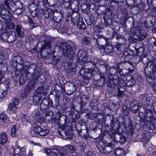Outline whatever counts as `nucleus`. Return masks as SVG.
Here are the masks:
<instances>
[{
  "mask_svg": "<svg viewBox=\"0 0 156 156\" xmlns=\"http://www.w3.org/2000/svg\"><path fill=\"white\" fill-rule=\"evenodd\" d=\"M21 3L20 2H17L16 3H13L11 5V8H10V12L12 14L16 15L19 16L22 14L23 11V9L21 7Z\"/></svg>",
  "mask_w": 156,
  "mask_h": 156,
  "instance_id": "0eeeda50",
  "label": "nucleus"
},
{
  "mask_svg": "<svg viewBox=\"0 0 156 156\" xmlns=\"http://www.w3.org/2000/svg\"><path fill=\"white\" fill-rule=\"evenodd\" d=\"M7 141V138L6 134L4 133H2L0 134V142L2 144H3L6 143Z\"/></svg>",
  "mask_w": 156,
  "mask_h": 156,
  "instance_id": "72a5a7b5",
  "label": "nucleus"
},
{
  "mask_svg": "<svg viewBox=\"0 0 156 156\" xmlns=\"http://www.w3.org/2000/svg\"><path fill=\"white\" fill-rule=\"evenodd\" d=\"M7 67L3 66L2 67H0V75L2 74L4 75V73L7 71Z\"/></svg>",
  "mask_w": 156,
  "mask_h": 156,
  "instance_id": "69168bd1",
  "label": "nucleus"
},
{
  "mask_svg": "<svg viewBox=\"0 0 156 156\" xmlns=\"http://www.w3.org/2000/svg\"><path fill=\"white\" fill-rule=\"evenodd\" d=\"M130 57V55H126L124 57L125 58V63H127L130 65H132V62L131 61V58L129 59V58Z\"/></svg>",
  "mask_w": 156,
  "mask_h": 156,
  "instance_id": "052dcab7",
  "label": "nucleus"
},
{
  "mask_svg": "<svg viewBox=\"0 0 156 156\" xmlns=\"http://www.w3.org/2000/svg\"><path fill=\"white\" fill-rule=\"evenodd\" d=\"M114 152L117 155L121 156L124 154L125 151L122 148H116L114 150Z\"/></svg>",
  "mask_w": 156,
  "mask_h": 156,
  "instance_id": "58836bf2",
  "label": "nucleus"
},
{
  "mask_svg": "<svg viewBox=\"0 0 156 156\" xmlns=\"http://www.w3.org/2000/svg\"><path fill=\"white\" fill-rule=\"evenodd\" d=\"M94 38H96V42L95 45L96 49H103L104 48V46L103 45H100L98 41H101V39H104L103 37H104L101 35H100L98 33H96L94 34Z\"/></svg>",
  "mask_w": 156,
  "mask_h": 156,
  "instance_id": "2eb2a0df",
  "label": "nucleus"
},
{
  "mask_svg": "<svg viewBox=\"0 0 156 156\" xmlns=\"http://www.w3.org/2000/svg\"><path fill=\"white\" fill-rule=\"evenodd\" d=\"M105 24L107 26H109L112 24V20L111 18H104Z\"/></svg>",
  "mask_w": 156,
  "mask_h": 156,
  "instance_id": "864d4df0",
  "label": "nucleus"
},
{
  "mask_svg": "<svg viewBox=\"0 0 156 156\" xmlns=\"http://www.w3.org/2000/svg\"><path fill=\"white\" fill-rule=\"evenodd\" d=\"M26 151L24 148H21L20 150V151L19 153V154H15L16 156H26Z\"/></svg>",
  "mask_w": 156,
  "mask_h": 156,
  "instance_id": "09e8293b",
  "label": "nucleus"
},
{
  "mask_svg": "<svg viewBox=\"0 0 156 156\" xmlns=\"http://www.w3.org/2000/svg\"><path fill=\"white\" fill-rule=\"evenodd\" d=\"M105 77L106 79L105 83L107 86L109 87L114 88L118 83V80L114 79L113 75L110 73L107 75Z\"/></svg>",
  "mask_w": 156,
  "mask_h": 156,
  "instance_id": "1a4fd4ad",
  "label": "nucleus"
},
{
  "mask_svg": "<svg viewBox=\"0 0 156 156\" xmlns=\"http://www.w3.org/2000/svg\"><path fill=\"white\" fill-rule=\"evenodd\" d=\"M146 80L147 82L149 83V84H153L155 82L154 80L151 78L150 76H147L146 77Z\"/></svg>",
  "mask_w": 156,
  "mask_h": 156,
  "instance_id": "5fc2aeb1",
  "label": "nucleus"
},
{
  "mask_svg": "<svg viewBox=\"0 0 156 156\" xmlns=\"http://www.w3.org/2000/svg\"><path fill=\"white\" fill-rule=\"evenodd\" d=\"M16 30L18 35L22 37L25 35V31L24 29L18 25H16Z\"/></svg>",
  "mask_w": 156,
  "mask_h": 156,
  "instance_id": "393cba45",
  "label": "nucleus"
},
{
  "mask_svg": "<svg viewBox=\"0 0 156 156\" xmlns=\"http://www.w3.org/2000/svg\"><path fill=\"white\" fill-rule=\"evenodd\" d=\"M86 52L83 50L80 49L77 53L76 60L78 62H85L88 57L86 55Z\"/></svg>",
  "mask_w": 156,
  "mask_h": 156,
  "instance_id": "f8f14e48",
  "label": "nucleus"
},
{
  "mask_svg": "<svg viewBox=\"0 0 156 156\" xmlns=\"http://www.w3.org/2000/svg\"><path fill=\"white\" fill-rule=\"evenodd\" d=\"M53 156H70L69 154L62 152L60 150L57 149L52 150Z\"/></svg>",
  "mask_w": 156,
  "mask_h": 156,
  "instance_id": "6ab92c4d",
  "label": "nucleus"
},
{
  "mask_svg": "<svg viewBox=\"0 0 156 156\" xmlns=\"http://www.w3.org/2000/svg\"><path fill=\"white\" fill-rule=\"evenodd\" d=\"M115 120H113L112 122V126L113 128L115 129H117L119 131H120V128H119V122L116 119H115Z\"/></svg>",
  "mask_w": 156,
  "mask_h": 156,
  "instance_id": "f704fd0d",
  "label": "nucleus"
},
{
  "mask_svg": "<svg viewBox=\"0 0 156 156\" xmlns=\"http://www.w3.org/2000/svg\"><path fill=\"white\" fill-rule=\"evenodd\" d=\"M148 67H149L152 71V73L155 77H156V59H154L152 61L149 62L148 64ZM148 68H145L144 71L145 73H147V70Z\"/></svg>",
  "mask_w": 156,
  "mask_h": 156,
  "instance_id": "4468645a",
  "label": "nucleus"
},
{
  "mask_svg": "<svg viewBox=\"0 0 156 156\" xmlns=\"http://www.w3.org/2000/svg\"><path fill=\"white\" fill-rule=\"evenodd\" d=\"M134 34L133 37L137 40L141 41L144 39L147 36L146 32L141 29V27L137 26L133 29Z\"/></svg>",
  "mask_w": 156,
  "mask_h": 156,
  "instance_id": "39448f33",
  "label": "nucleus"
},
{
  "mask_svg": "<svg viewBox=\"0 0 156 156\" xmlns=\"http://www.w3.org/2000/svg\"><path fill=\"white\" fill-rule=\"evenodd\" d=\"M4 3L6 7H2L0 14L2 19L7 20L12 15V13L10 12V8H11V5L7 1H5Z\"/></svg>",
  "mask_w": 156,
  "mask_h": 156,
  "instance_id": "423d86ee",
  "label": "nucleus"
},
{
  "mask_svg": "<svg viewBox=\"0 0 156 156\" xmlns=\"http://www.w3.org/2000/svg\"><path fill=\"white\" fill-rule=\"evenodd\" d=\"M70 8L72 11L77 12L79 9V7L77 5H76L73 3H71L70 5Z\"/></svg>",
  "mask_w": 156,
  "mask_h": 156,
  "instance_id": "49530a36",
  "label": "nucleus"
},
{
  "mask_svg": "<svg viewBox=\"0 0 156 156\" xmlns=\"http://www.w3.org/2000/svg\"><path fill=\"white\" fill-rule=\"evenodd\" d=\"M117 88L118 92V95L119 96H120L123 94L124 89L122 87H117Z\"/></svg>",
  "mask_w": 156,
  "mask_h": 156,
  "instance_id": "774afa93",
  "label": "nucleus"
},
{
  "mask_svg": "<svg viewBox=\"0 0 156 156\" xmlns=\"http://www.w3.org/2000/svg\"><path fill=\"white\" fill-rule=\"evenodd\" d=\"M99 76L100 79L96 81V82L95 85L96 87H99L105 84V76L102 75H100Z\"/></svg>",
  "mask_w": 156,
  "mask_h": 156,
  "instance_id": "b1692460",
  "label": "nucleus"
},
{
  "mask_svg": "<svg viewBox=\"0 0 156 156\" xmlns=\"http://www.w3.org/2000/svg\"><path fill=\"white\" fill-rule=\"evenodd\" d=\"M16 134V129L15 125H14L12 126L11 131V134L12 136H15Z\"/></svg>",
  "mask_w": 156,
  "mask_h": 156,
  "instance_id": "338daca9",
  "label": "nucleus"
},
{
  "mask_svg": "<svg viewBox=\"0 0 156 156\" xmlns=\"http://www.w3.org/2000/svg\"><path fill=\"white\" fill-rule=\"evenodd\" d=\"M48 102L44 99L42 101L40 105V108L41 109L43 110H46L48 109L49 107L48 105Z\"/></svg>",
  "mask_w": 156,
  "mask_h": 156,
  "instance_id": "7c9ffc66",
  "label": "nucleus"
},
{
  "mask_svg": "<svg viewBox=\"0 0 156 156\" xmlns=\"http://www.w3.org/2000/svg\"><path fill=\"white\" fill-rule=\"evenodd\" d=\"M77 26L78 28L82 30H84L86 28L85 24L82 20L78 22Z\"/></svg>",
  "mask_w": 156,
  "mask_h": 156,
  "instance_id": "c9c22d12",
  "label": "nucleus"
},
{
  "mask_svg": "<svg viewBox=\"0 0 156 156\" xmlns=\"http://www.w3.org/2000/svg\"><path fill=\"white\" fill-rule=\"evenodd\" d=\"M43 12L44 16L46 19L53 16V11L51 9L49 8L46 9L45 11H44Z\"/></svg>",
  "mask_w": 156,
  "mask_h": 156,
  "instance_id": "c756f323",
  "label": "nucleus"
},
{
  "mask_svg": "<svg viewBox=\"0 0 156 156\" xmlns=\"http://www.w3.org/2000/svg\"><path fill=\"white\" fill-rule=\"evenodd\" d=\"M108 66L105 65H102L100 67V70L101 71V73L103 74L106 73L108 69Z\"/></svg>",
  "mask_w": 156,
  "mask_h": 156,
  "instance_id": "603ef678",
  "label": "nucleus"
},
{
  "mask_svg": "<svg viewBox=\"0 0 156 156\" xmlns=\"http://www.w3.org/2000/svg\"><path fill=\"white\" fill-rule=\"evenodd\" d=\"M63 13L60 9H56L53 11V18L56 23H59L63 19Z\"/></svg>",
  "mask_w": 156,
  "mask_h": 156,
  "instance_id": "9b49d317",
  "label": "nucleus"
},
{
  "mask_svg": "<svg viewBox=\"0 0 156 156\" xmlns=\"http://www.w3.org/2000/svg\"><path fill=\"white\" fill-rule=\"evenodd\" d=\"M141 5L143 7V9L146 10L149 8V3L148 0H144L143 2L141 3Z\"/></svg>",
  "mask_w": 156,
  "mask_h": 156,
  "instance_id": "c03bdc74",
  "label": "nucleus"
},
{
  "mask_svg": "<svg viewBox=\"0 0 156 156\" xmlns=\"http://www.w3.org/2000/svg\"><path fill=\"white\" fill-rule=\"evenodd\" d=\"M28 22L30 25V29H33L34 27H37V25L33 22V19L27 16Z\"/></svg>",
  "mask_w": 156,
  "mask_h": 156,
  "instance_id": "a19ab883",
  "label": "nucleus"
},
{
  "mask_svg": "<svg viewBox=\"0 0 156 156\" xmlns=\"http://www.w3.org/2000/svg\"><path fill=\"white\" fill-rule=\"evenodd\" d=\"M49 131V130L47 129H41L40 133L39 134V135L44 136L48 134Z\"/></svg>",
  "mask_w": 156,
  "mask_h": 156,
  "instance_id": "8fccbe9b",
  "label": "nucleus"
},
{
  "mask_svg": "<svg viewBox=\"0 0 156 156\" xmlns=\"http://www.w3.org/2000/svg\"><path fill=\"white\" fill-rule=\"evenodd\" d=\"M136 83L135 79L133 77H131L130 79L126 82V85L128 87H131L134 85Z\"/></svg>",
  "mask_w": 156,
  "mask_h": 156,
  "instance_id": "e433bc0d",
  "label": "nucleus"
},
{
  "mask_svg": "<svg viewBox=\"0 0 156 156\" xmlns=\"http://www.w3.org/2000/svg\"><path fill=\"white\" fill-rule=\"evenodd\" d=\"M110 4L111 7L113 9L118 12V13H120L125 19H128V12L126 9L124 7V5L123 3L112 0L110 1Z\"/></svg>",
  "mask_w": 156,
  "mask_h": 156,
  "instance_id": "20e7f679",
  "label": "nucleus"
},
{
  "mask_svg": "<svg viewBox=\"0 0 156 156\" xmlns=\"http://www.w3.org/2000/svg\"><path fill=\"white\" fill-rule=\"evenodd\" d=\"M9 80H5L0 83V88L4 91H7L9 87Z\"/></svg>",
  "mask_w": 156,
  "mask_h": 156,
  "instance_id": "cd10ccee",
  "label": "nucleus"
},
{
  "mask_svg": "<svg viewBox=\"0 0 156 156\" xmlns=\"http://www.w3.org/2000/svg\"><path fill=\"white\" fill-rule=\"evenodd\" d=\"M34 64L36 65L35 64ZM36 68L37 67H36V69L35 71L34 72V73H33V74L32 75V76H33V77L34 78H35L36 79L40 75V73L39 71H36L35 72V71L36 70Z\"/></svg>",
  "mask_w": 156,
  "mask_h": 156,
  "instance_id": "0e129e2a",
  "label": "nucleus"
},
{
  "mask_svg": "<svg viewBox=\"0 0 156 156\" xmlns=\"http://www.w3.org/2000/svg\"><path fill=\"white\" fill-rule=\"evenodd\" d=\"M47 1H44L43 0H38L37 1V6L39 11L40 13H43L45 8L48 5Z\"/></svg>",
  "mask_w": 156,
  "mask_h": 156,
  "instance_id": "dca6fc26",
  "label": "nucleus"
},
{
  "mask_svg": "<svg viewBox=\"0 0 156 156\" xmlns=\"http://www.w3.org/2000/svg\"><path fill=\"white\" fill-rule=\"evenodd\" d=\"M122 110L124 114L127 115L129 113V109L127 107V106L125 105H122Z\"/></svg>",
  "mask_w": 156,
  "mask_h": 156,
  "instance_id": "e2e57ef3",
  "label": "nucleus"
},
{
  "mask_svg": "<svg viewBox=\"0 0 156 156\" xmlns=\"http://www.w3.org/2000/svg\"><path fill=\"white\" fill-rule=\"evenodd\" d=\"M124 126L126 129L127 133L128 135L132 136L133 133L134 129L131 120L129 117H127L124 118Z\"/></svg>",
  "mask_w": 156,
  "mask_h": 156,
  "instance_id": "6e6552de",
  "label": "nucleus"
},
{
  "mask_svg": "<svg viewBox=\"0 0 156 156\" xmlns=\"http://www.w3.org/2000/svg\"><path fill=\"white\" fill-rule=\"evenodd\" d=\"M80 132L84 136L85 139H87L89 136L88 130L87 125L82 126H81Z\"/></svg>",
  "mask_w": 156,
  "mask_h": 156,
  "instance_id": "5701e85b",
  "label": "nucleus"
},
{
  "mask_svg": "<svg viewBox=\"0 0 156 156\" xmlns=\"http://www.w3.org/2000/svg\"><path fill=\"white\" fill-rule=\"evenodd\" d=\"M23 59L20 56H16L14 57L13 60L11 62L12 65L13 67H21L23 68L26 66L25 63V66H23Z\"/></svg>",
  "mask_w": 156,
  "mask_h": 156,
  "instance_id": "9d476101",
  "label": "nucleus"
},
{
  "mask_svg": "<svg viewBox=\"0 0 156 156\" xmlns=\"http://www.w3.org/2000/svg\"><path fill=\"white\" fill-rule=\"evenodd\" d=\"M16 36L15 32L12 31L9 32L7 42L9 43H14L16 40Z\"/></svg>",
  "mask_w": 156,
  "mask_h": 156,
  "instance_id": "4be33fe9",
  "label": "nucleus"
},
{
  "mask_svg": "<svg viewBox=\"0 0 156 156\" xmlns=\"http://www.w3.org/2000/svg\"><path fill=\"white\" fill-rule=\"evenodd\" d=\"M15 70V77H18L22 69L23 70V67H14Z\"/></svg>",
  "mask_w": 156,
  "mask_h": 156,
  "instance_id": "37998d69",
  "label": "nucleus"
},
{
  "mask_svg": "<svg viewBox=\"0 0 156 156\" xmlns=\"http://www.w3.org/2000/svg\"><path fill=\"white\" fill-rule=\"evenodd\" d=\"M81 9L83 12L86 13L88 11V7L86 4H83L81 6Z\"/></svg>",
  "mask_w": 156,
  "mask_h": 156,
  "instance_id": "4d7b16f0",
  "label": "nucleus"
},
{
  "mask_svg": "<svg viewBox=\"0 0 156 156\" xmlns=\"http://www.w3.org/2000/svg\"><path fill=\"white\" fill-rule=\"evenodd\" d=\"M102 13L104 14V18H111L112 14L109 13L105 12L104 10L101 11Z\"/></svg>",
  "mask_w": 156,
  "mask_h": 156,
  "instance_id": "bf43d9fd",
  "label": "nucleus"
},
{
  "mask_svg": "<svg viewBox=\"0 0 156 156\" xmlns=\"http://www.w3.org/2000/svg\"><path fill=\"white\" fill-rule=\"evenodd\" d=\"M19 102L16 99H14L12 103L9 104L8 109L13 112L15 111L18 107Z\"/></svg>",
  "mask_w": 156,
  "mask_h": 156,
  "instance_id": "aec40b11",
  "label": "nucleus"
},
{
  "mask_svg": "<svg viewBox=\"0 0 156 156\" xmlns=\"http://www.w3.org/2000/svg\"><path fill=\"white\" fill-rule=\"evenodd\" d=\"M44 47L45 48H48L49 49V50L51 48V43L50 40H47V39L45 40L44 39L45 37H44Z\"/></svg>",
  "mask_w": 156,
  "mask_h": 156,
  "instance_id": "a18cd8bd",
  "label": "nucleus"
},
{
  "mask_svg": "<svg viewBox=\"0 0 156 156\" xmlns=\"http://www.w3.org/2000/svg\"><path fill=\"white\" fill-rule=\"evenodd\" d=\"M41 129L42 128L41 127L37 125H36L34 126V131L38 135H39V134L40 133V132L41 130Z\"/></svg>",
  "mask_w": 156,
  "mask_h": 156,
  "instance_id": "13d9d810",
  "label": "nucleus"
},
{
  "mask_svg": "<svg viewBox=\"0 0 156 156\" xmlns=\"http://www.w3.org/2000/svg\"><path fill=\"white\" fill-rule=\"evenodd\" d=\"M139 103L136 101L132 102L130 104V110L133 113H136L138 110Z\"/></svg>",
  "mask_w": 156,
  "mask_h": 156,
  "instance_id": "bb28decb",
  "label": "nucleus"
},
{
  "mask_svg": "<svg viewBox=\"0 0 156 156\" xmlns=\"http://www.w3.org/2000/svg\"><path fill=\"white\" fill-rule=\"evenodd\" d=\"M87 101V98L85 97H82L81 98L80 104L81 105L80 108L81 110L83 109V107L86 105Z\"/></svg>",
  "mask_w": 156,
  "mask_h": 156,
  "instance_id": "4c0bfd02",
  "label": "nucleus"
},
{
  "mask_svg": "<svg viewBox=\"0 0 156 156\" xmlns=\"http://www.w3.org/2000/svg\"><path fill=\"white\" fill-rule=\"evenodd\" d=\"M126 5L129 7L132 8L135 4L134 0H126Z\"/></svg>",
  "mask_w": 156,
  "mask_h": 156,
  "instance_id": "de8ad7c7",
  "label": "nucleus"
},
{
  "mask_svg": "<svg viewBox=\"0 0 156 156\" xmlns=\"http://www.w3.org/2000/svg\"><path fill=\"white\" fill-rule=\"evenodd\" d=\"M96 62L92 61L83 62L84 66L80 70V75L86 80H89L90 78L91 73L95 71L96 67Z\"/></svg>",
  "mask_w": 156,
  "mask_h": 156,
  "instance_id": "f257e3e1",
  "label": "nucleus"
},
{
  "mask_svg": "<svg viewBox=\"0 0 156 156\" xmlns=\"http://www.w3.org/2000/svg\"><path fill=\"white\" fill-rule=\"evenodd\" d=\"M36 65L31 64L29 66H25L23 69V73L20 78L19 83L21 85H23L27 80H30L32 75L35 71Z\"/></svg>",
  "mask_w": 156,
  "mask_h": 156,
  "instance_id": "f03ea898",
  "label": "nucleus"
},
{
  "mask_svg": "<svg viewBox=\"0 0 156 156\" xmlns=\"http://www.w3.org/2000/svg\"><path fill=\"white\" fill-rule=\"evenodd\" d=\"M55 119L57 121H59V122H62L63 124L65 123L67 121L66 115L62 114L61 112L59 110L57 111L55 114Z\"/></svg>",
  "mask_w": 156,
  "mask_h": 156,
  "instance_id": "ddd939ff",
  "label": "nucleus"
},
{
  "mask_svg": "<svg viewBox=\"0 0 156 156\" xmlns=\"http://www.w3.org/2000/svg\"><path fill=\"white\" fill-rule=\"evenodd\" d=\"M63 5L66 9H68L70 8L72 0H63Z\"/></svg>",
  "mask_w": 156,
  "mask_h": 156,
  "instance_id": "79ce46f5",
  "label": "nucleus"
},
{
  "mask_svg": "<svg viewBox=\"0 0 156 156\" xmlns=\"http://www.w3.org/2000/svg\"><path fill=\"white\" fill-rule=\"evenodd\" d=\"M117 141L119 142L121 144H123L126 141V139L125 136H120L119 140H116Z\"/></svg>",
  "mask_w": 156,
  "mask_h": 156,
  "instance_id": "680f3d73",
  "label": "nucleus"
},
{
  "mask_svg": "<svg viewBox=\"0 0 156 156\" xmlns=\"http://www.w3.org/2000/svg\"><path fill=\"white\" fill-rule=\"evenodd\" d=\"M0 119L4 123H8L9 122V119L7 117L6 115L4 114L0 115Z\"/></svg>",
  "mask_w": 156,
  "mask_h": 156,
  "instance_id": "ea45409f",
  "label": "nucleus"
},
{
  "mask_svg": "<svg viewBox=\"0 0 156 156\" xmlns=\"http://www.w3.org/2000/svg\"><path fill=\"white\" fill-rule=\"evenodd\" d=\"M81 41L83 45L88 46L91 42L90 38L86 36H84L82 38Z\"/></svg>",
  "mask_w": 156,
  "mask_h": 156,
  "instance_id": "2f4dec72",
  "label": "nucleus"
},
{
  "mask_svg": "<svg viewBox=\"0 0 156 156\" xmlns=\"http://www.w3.org/2000/svg\"><path fill=\"white\" fill-rule=\"evenodd\" d=\"M76 149V148L75 146L70 144H68L63 147V151L62 152L66 153V152L70 153H73L75 152Z\"/></svg>",
  "mask_w": 156,
  "mask_h": 156,
  "instance_id": "a211bd4d",
  "label": "nucleus"
},
{
  "mask_svg": "<svg viewBox=\"0 0 156 156\" xmlns=\"http://www.w3.org/2000/svg\"><path fill=\"white\" fill-rule=\"evenodd\" d=\"M9 33H5L2 34L1 38L2 40L5 42H7Z\"/></svg>",
  "mask_w": 156,
  "mask_h": 156,
  "instance_id": "3c124183",
  "label": "nucleus"
},
{
  "mask_svg": "<svg viewBox=\"0 0 156 156\" xmlns=\"http://www.w3.org/2000/svg\"><path fill=\"white\" fill-rule=\"evenodd\" d=\"M41 96L40 94H37L36 93L34 92L32 97V100L33 104L35 105H37L40 103L41 100Z\"/></svg>",
  "mask_w": 156,
  "mask_h": 156,
  "instance_id": "a878e982",
  "label": "nucleus"
},
{
  "mask_svg": "<svg viewBox=\"0 0 156 156\" xmlns=\"http://www.w3.org/2000/svg\"><path fill=\"white\" fill-rule=\"evenodd\" d=\"M29 9L31 13H33L35 15H37V7L35 4H31L29 6Z\"/></svg>",
  "mask_w": 156,
  "mask_h": 156,
  "instance_id": "c85d7f7f",
  "label": "nucleus"
},
{
  "mask_svg": "<svg viewBox=\"0 0 156 156\" xmlns=\"http://www.w3.org/2000/svg\"><path fill=\"white\" fill-rule=\"evenodd\" d=\"M60 48L59 50H61L63 55L69 59L72 58L75 52V48L72 47L69 43L67 42L62 43L60 47L57 46L56 47V48Z\"/></svg>",
  "mask_w": 156,
  "mask_h": 156,
  "instance_id": "7ed1b4c3",
  "label": "nucleus"
},
{
  "mask_svg": "<svg viewBox=\"0 0 156 156\" xmlns=\"http://www.w3.org/2000/svg\"><path fill=\"white\" fill-rule=\"evenodd\" d=\"M106 42V47L104 48L105 51L107 53H110L112 52L113 50V47L109 41V39L106 37H103Z\"/></svg>",
  "mask_w": 156,
  "mask_h": 156,
  "instance_id": "f3484780",
  "label": "nucleus"
},
{
  "mask_svg": "<svg viewBox=\"0 0 156 156\" xmlns=\"http://www.w3.org/2000/svg\"><path fill=\"white\" fill-rule=\"evenodd\" d=\"M104 145L106 147L105 150H108L109 147V150L107 151L108 153L111 152L112 151V149L115 147L114 145L112 142L104 143Z\"/></svg>",
  "mask_w": 156,
  "mask_h": 156,
  "instance_id": "473e14b6",
  "label": "nucleus"
},
{
  "mask_svg": "<svg viewBox=\"0 0 156 156\" xmlns=\"http://www.w3.org/2000/svg\"><path fill=\"white\" fill-rule=\"evenodd\" d=\"M47 89L45 87L40 86L37 88L34 92L38 94H39L41 95L42 94L43 95L45 96L47 94Z\"/></svg>",
  "mask_w": 156,
  "mask_h": 156,
  "instance_id": "412c9836",
  "label": "nucleus"
},
{
  "mask_svg": "<svg viewBox=\"0 0 156 156\" xmlns=\"http://www.w3.org/2000/svg\"><path fill=\"white\" fill-rule=\"evenodd\" d=\"M15 24L11 22H8L6 25V27L9 29H12L15 28Z\"/></svg>",
  "mask_w": 156,
  "mask_h": 156,
  "instance_id": "6e6d98bb",
  "label": "nucleus"
}]
</instances>
